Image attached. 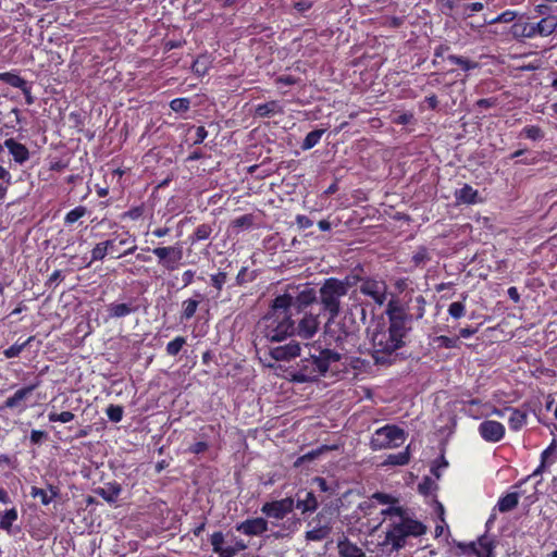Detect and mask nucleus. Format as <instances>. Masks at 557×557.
<instances>
[{"mask_svg": "<svg viewBox=\"0 0 557 557\" xmlns=\"http://www.w3.org/2000/svg\"><path fill=\"white\" fill-rule=\"evenodd\" d=\"M269 355L275 361H290L300 357L290 371L292 381L298 383L317 381L324 376L334 363L344 358L343 354L322 348L317 343L300 345L297 341L270 347Z\"/></svg>", "mask_w": 557, "mask_h": 557, "instance_id": "1", "label": "nucleus"}, {"mask_svg": "<svg viewBox=\"0 0 557 557\" xmlns=\"http://www.w3.org/2000/svg\"><path fill=\"white\" fill-rule=\"evenodd\" d=\"M389 518L382 546H391L392 552H398L406 545L409 536L418 537L426 532V528L418 520L411 519L400 506H389L381 511Z\"/></svg>", "mask_w": 557, "mask_h": 557, "instance_id": "2", "label": "nucleus"}, {"mask_svg": "<svg viewBox=\"0 0 557 557\" xmlns=\"http://www.w3.org/2000/svg\"><path fill=\"white\" fill-rule=\"evenodd\" d=\"M287 306L286 298L273 299L269 311L258 323V330L262 338L271 343H281L295 335L294 314L286 309Z\"/></svg>", "mask_w": 557, "mask_h": 557, "instance_id": "3", "label": "nucleus"}, {"mask_svg": "<svg viewBox=\"0 0 557 557\" xmlns=\"http://www.w3.org/2000/svg\"><path fill=\"white\" fill-rule=\"evenodd\" d=\"M408 332L391 326H380L371 333V355L375 364L389 366L397 360L398 350L404 347Z\"/></svg>", "mask_w": 557, "mask_h": 557, "instance_id": "4", "label": "nucleus"}, {"mask_svg": "<svg viewBox=\"0 0 557 557\" xmlns=\"http://www.w3.org/2000/svg\"><path fill=\"white\" fill-rule=\"evenodd\" d=\"M356 284V277L346 276L344 280L336 277L326 278L319 289V300L330 320L335 319L341 310L342 298L348 294L351 286Z\"/></svg>", "mask_w": 557, "mask_h": 557, "instance_id": "5", "label": "nucleus"}, {"mask_svg": "<svg viewBox=\"0 0 557 557\" xmlns=\"http://www.w3.org/2000/svg\"><path fill=\"white\" fill-rule=\"evenodd\" d=\"M336 346L339 348V350H335L337 352L343 354L344 358L341 361H337L333 364L332 369H330L327 372H337L341 370V366L346 368V366H351L354 369H361L364 364V361L360 358H352L348 356V352L352 350V348L356 346L357 336L355 333L351 332H343V334H339L336 339Z\"/></svg>", "mask_w": 557, "mask_h": 557, "instance_id": "6", "label": "nucleus"}, {"mask_svg": "<svg viewBox=\"0 0 557 557\" xmlns=\"http://www.w3.org/2000/svg\"><path fill=\"white\" fill-rule=\"evenodd\" d=\"M405 442V432L396 425H384L377 429L370 442L373 450L395 448Z\"/></svg>", "mask_w": 557, "mask_h": 557, "instance_id": "7", "label": "nucleus"}, {"mask_svg": "<svg viewBox=\"0 0 557 557\" xmlns=\"http://www.w3.org/2000/svg\"><path fill=\"white\" fill-rule=\"evenodd\" d=\"M152 253L158 258L159 264L170 272L180 268L184 256L180 244L153 248Z\"/></svg>", "mask_w": 557, "mask_h": 557, "instance_id": "8", "label": "nucleus"}, {"mask_svg": "<svg viewBox=\"0 0 557 557\" xmlns=\"http://www.w3.org/2000/svg\"><path fill=\"white\" fill-rule=\"evenodd\" d=\"M386 315L388 318V326L395 330H401L405 332L410 331L411 315L408 313L405 306L398 300L391 299L387 304Z\"/></svg>", "mask_w": 557, "mask_h": 557, "instance_id": "9", "label": "nucleus"}, {"mask_svg": "<svg viewBox=\"0 0 557 557\" xmlns=\"http://www.w3.org/2000/svg\"><path fill=\"white\" fill-rule=\"evenodd\" d=\"M359 289L362 295L370 297L377 306H383L387 300V285L384 280L360 278Z\"/></svg>", "mask_w": 557, "mask_h": 557, "instance_id": "10", "label": "nucleus"}, {"mask_svg": "<svg viewBox=\"0 0 557 557\" xmlns=\"http://www.w3.org/2000/svg\"><path fill=\"white\" fill-rule=\"evenodd\" d=\"M275 298H286V301L288 302L286 309L295 314L300 313L305 308L312 305L317 300V294L313 288L307 287L299 292L296 296H293L292 294H283Z\"/></svg>", "mask_w": 557, "mask_h": 557, "instance_id": "11", "label": "nucleus"}, {"mask_svg": "<svg viewBox=\"0 0 557 557\" xmlns=\"http://www.w3.org/2000/svg\"><path fill=\"white\" fill-rule=\"evenodd\" d=\"M295 507V500L292 497H286L280 500L268 502L261 507V512L264 513L268 518H273L276 520H282L289 512L293 511Z\"/></svg>", "mask_w": 557, "mask_h": 557, "instance_id": "12", "label": "nucleus"}, {"mask_svg": "<svg viewBox=\"0 0 557 557\" xmlns=\"http://www.w3.org/2000/svg\"><path fill=\"white\" fill-rule=\"evenodd\" d=\"M319 315L312 312H305L296 325V332L300 338L310 339L319 330Z\"/></svg>", "mask_w": 557, "mask_h": 557, "instance_id": "13", "label": "nucleus"}, {"mask_svg": "<svg viewBox=\"0 0 557 557\" xmlns=\"http://www.w3.org/2000/svg\"><path fill=\"white\" fill-rule=\"evenodd\" d=\"M533 37H548L557 29V15H546L536 20L531 16Z\"/></svg>", "mask_w": 557, "mask_h": 557, "instance_id": "14", "label": "nucleus"}, {"mask_svg": "<svg viewBox=\"0 0 557 557\" xmlns=\"http://www.w3.org/2000/svg\"><path fill=\"white\" fill-rule=\"evenodd\" d=\"M479 434L481 437L490 443H497L505 436V426L494 420H485L479 425Z\"/></svg>", "mask_w": 557, "mask_h": 557, "instance_id": "15", "label": "nucleus"}, {"mask_svg": "<svg viewBox=\"0 0 557 557\" xmlns=\"http://www.w3.org/2000/svg\"><path fill=\"white\" fill-rule=\"evenodd\" d=\"M458 548L462 554H474L476 557H493V546L487 537H480L478 542L469 544L459 543Z\"/></svg>", "mask_w": 557, "mask_h": 557, "instance_id": "16", "label": "nucleus"}, {"mask_svg": "<svg viewBox=\"0 0 557 557\" xmlns=\"http://www.w3.org/2000/svg\"><path fill=\"white\" fill-rule=\"evenodd\" d=\"M510 36L518 40L533 39L531 16L521 15L509 28Z\"/></svg>", "mask_w": 557, "mask_h": 557, "instance_id": "17", "label": "nucleus"}, {"mask_svg": "<svg viewBox=\"0 0 557 557\" xmlns=\"http://www.w3.org/2000/svg\"><path fill=\"white\" fill-rule=\"evenodd\" d=\"M319 503L313 492L299 491L296 494L295 507L305 513H312L318 509Z\"/></svg>", "mask_w": 557, "mask_h": 557, "instance_id": "18", "label": "nucleus"}, {"mask_svg": "<svg viewBox=\"0 0 557 557\" xmlns=\"http://www.w3.org/2000/svg\"><path fill=\"white\" fill-rule=\"evenodd\" d=\"M236 529L246 535H261L268 531V522L263 518L248 519L238 524Z\"/></svg>", "mask_w": 557, "mask_h": 557, "instance_id": "19", "label": "nucleus"}, {"mask_svg": "<svg viewBox=\"0 0 557 557\" xmlns=\"http://www.w3.org/2000/svg\"><path fill=\"white\" fill-rule=\"evenodd\" d=\"M3 146L9 150L16 163L23 164L29 159L27 147L13 138L5 139Z\"/></svg>", "mask_w": 557, "mask_h": 557, "instance_id": "20", "label": "nucleus"}, {"mask_svg": "<svg viewBox=\"0 0 557 557\" xmlns=\"http://www.w3.org/2000/svg\"><path fill=\"white\" fill-rule=\"evenodd\" d=\"M40 382L37 381L34 384L17 389L12 396L5 400L7 408H16L22 401L26 400L32 393L39 386Z\"/></svg>", "mask_w": 557, "mask_h": 557, "instance_id": "21", "label": "nucleus"}, {"mask_svg": "<svg viewBox=\"0 0 557 557\" xmlns=\"http://www.w3.org/2000/svg\"><path fill=\"white\" fill-rule=\"evenodd\" d=\"M337 550L341 557H367L364 552L346 536L338 540Z\"/></svg>", "mask_w": 557, "mask_h": 557, "instance_id": "22", "label": "nucleus"}, {"mask_svg": "<svg viewBox=\"0 0 557 557\" xmlns=\"http://www.w3.org/2000/svg\"><path fill=\"white\" fill-rule=\"evenodd\" d=\"M283 113L284 108L277 100H271L265 103L258 104L255 109V114L259 117H271Z\"/></svg>", "mask_w": 557, "mask_h": 557, "instance_id": "23", "label": "nucleus"}, {"mask_svg": "<svg viewBox=\"0 0 557 557\" xmlns=\"http://www.w3.org/2000/svg\"><path fill=\"white\" fill-rule=\"evenodd\" d=\"M203 299V295L199 292L195 293V298H188L182 302V320H190L200 304V301Z\"/></svg>", "mask_w": 557, "mask_h": 557, "instance_id": "24", "label": "nucleus"}, {"mask_svg": "<svg viewBox=\"0 0 557 557\" xmlns=\"http://www.w3.org/2000/svg\"><path fill=\"white\" fill-rule=\"evenodd\" d=\"M138 309L133 302L116 304L112 302L108 306V313L111 318H123L131 313L136 312Z\"/></svg>", "mask_w": 557, "mask_h": 557, "instance_id": "25", "label": "nucleus"}, {"mask_svg": "<svg viewBox=\"0 0 557 557\" xmlns=\"http://www.w3.org/2000/svg\"><path fill=\"white\" fill-rule=\"evenodd\" d=\"M455 196L456 199L462 203L472 205L481 201L478 190L468 184H465L463 187L458 189Z\"/></svg>", "mask_w": 557, "mask_h": 557, "instance_id": "26", "label": "nucleus"}, {"mask_svg": "<svg viewBox=\"0 0 557 557\" xmlns=\"http://www.w3.org/2000/svg\"><path fill=\"white\" fill-rule=\"evenodd\" d=\"M506 410L510 413L508 418L510 429L512 431L521 430L527 423V412L511 407H506Z\"/></svg>", "mask_w": 557, "mask_h": 557, "instance_id": "27", "label": "nucleus"}, {"mask_svg": "<svg viewBox=\"0 0 557 557\" xmlns=\"http://www.w3.org/2000/svg\"><path fill=\"white\" fill-rule=\"evenodd\" d=\"M30 495L34 498H39L42 505H49L58 496V491L53 486L49 487V492L44 488L33 486Z\"/></svg>", "mask_w": 557, "mask_h": 557, "instance_id": "28", "label": "nucleus"}, {"mask_svg": "<svg viewBox=\"0 0 557 557\" xmlns=\"http://www.w3.org/2000/svg\"><path fill=\"white\" fill-rule=\"evenodd\" d=\"M121 493V486L116 483H109L97 491V494L108 503H114Z\"/></svg>", "mask_w": 557, "mask_h": 557, "instance_id": "29", "label": "nucleus"}, {"mask_svg": "<svg viewBox=\"0 0 557 557\" xmlns=\"http://www.w3.org/2000/svg\"><path fill=\"white\" fill-rule=\"evenodd\" d=\"M519 503V494L518 493H509L499 498L497 503L498 510L500 512H507L517 507Z\"/></svg>", "mask_w": 557, "mask_h": 557, "instance_id": "30", "label": "nucleus"}, {"mask_svg": "<svg viewBox=\"0 0 557 557\" xmlns=\"http://www.w3.org/2000/svg\"><path fill=\"white\" fill-rule=\"evenodd\" d=\"M212 232H213L212 224H208V223L200 224L196 227L195 232L189 237V240L191 242V244H194L196 242L207 240L210 237Z\"/></svg>", "mask_w": 557, "mask_h": 557, "instance_id": "31", "label": "nucleus"}, {"mask_svg": "<svg viewBox=\"0 0 557 557\" xmlns=\"http://www.w3.org/2000/svg\"><path fill=\"white\" fill-rule=\"evenodd\" d=\"M447 60L453 64L459 65L466 72L479 67L478 62L470 60L468 58L461 57V55L449 54L447 57Z\"/></svg>", "mask_w": 557, "mask_h": 557, "instance_id": "32", "label": "nucleus"}, {"mask_svg": "<svg viewBox=\"0 0 557 557\" xmlns=\"http://www.w3.org/2000/svg\"><path fill=\"white\" fill-rule=\"evenodd\" d=\"M17 510L15 508H11L7 510L0 519V529L7 531L9 534L12 533V525L17 520Z\"/></svg>", "mask_w": 557, "mask_h": 557, "instance_id": "33", "label": "nucleus"}, {"mask_svg": "<svg viewBox=\"0 0 557 557\" xmlns=\"http://www.w3.org/2000/svg\"><path fill=\"white\" fill-rule=\"evenodd\" d=\"M409 460H410V453H409V447H407L403 451L388 455L384 463L391 465V466H405L409 462Z\"/></svg>", "mask_w": 557, "mask_h": 557, "instance_id": "34", "label": "nucleus"}, {"mask_svg": "<svg viewBox=\"0 0 557 557\" xmlns=\"http://www.w3.org/2000/svg\"><path fill=\"white\" fill-rule=\"evenodd\" d=\"M331 533V527L319 525L306 533V539L309 541H322L326 539Z\"/></svg>", "mask_w": 557, "mask_h": 557, "instance_id": "35", "label": "nucleus"}, {"mask_svg": "<svg viewBox=\"0 0 557 557\" xmlns=\"http://www.w3.org/2000/svg\"><path fill=\"white\" fill-rule=\"evenodd\" d=\"M324 132V129H314L308 133L301 144V149L309 150L313 148L315 145H318Z\"/></svg>", "mask_w": 557, "mask_h": 557, "instance_id": "36", "label": "nucleus"}, {"mask_svg": "<svg viewBox=\"0 0 557 557\" xmlns=\"http://www.w3.org/2000/svg\"><path fill=\"white\" fill-rule=\"evenodd\" d=\"M0 81L4 82L13 87L20 88V89L22 87H24L25 84L27 83L20 75L15 74V73H11V72L0 73Z\"/></svg>", "mask_w": 557, "mask_h": 557, "instance_id": "37", "label": "nucleus"}, {"mask_svg": "<svg viewBox=\"0 0 557 557\" xmlns=\"http://www.w3.org/2000/svg\"><path fill=\"white\" fill-rule=\"evenodd\" d=\"M209 67H210V60L207 55L198 57L195 60V62L193 63V71L199 76L207 74Z\"/></svg>", "mask_w": 557, "mask_h": 557, "instance_id": "38", "label": "nucleus"}, {"mask_svg": "<svg viewBox=\"0 0 557 557\" xmlns=\"http://www.w3.org/2000/svg\"><path fill=\"white\" fill-rule=\"evenodd\" d=\"M186 344V338L183 336H177L173 341L169 342L166 345V354L169 356H176L182 350L183 346Z\"/></svg>", "mask_w": 557, "mask_h": 557, "instance_id": "39", "label": "nucleus"}, {"mask_svg": "<svg viewBox=\"0 0 557 557\" xmlns=\"http://www.w3.org/2000/svg\"><path fill=\"white\" fill-rule=\"evenodd\" d=\"M87 213V209L83 206H78L73 210L69 211L64 218V222L66 224H73L78 221L81 218L85 216Z\"/></svg>", "mask_w": 557, "mask_h": 557, "instance_id": "40", "label": "nucleus"}, {"mask_svg": "<svg viewBox=\"0 0 557 557\" xmlns=\"http://www.w3.org/2000/svg\"><path fill=\"white\" fill-rule=\"evenodd\" d=\"M75 416L71 411H63V412H55L51 411L48 414V419L50 422H61V423H67L74 420Z\"/></svg>", "mask_w": 557, "mask_h": 557, "instance_id": "41", "label": "nucleus"}, {"mask_svg": "<svg viewBox=\"0 0 557 557\" xmlns=\"http://www.w3.org/2000/svg\"><path fill=\"white\" fill-rule=\"evenodd\" d=\"M32 337H29L27 341H25L22 344L15 343L14 345L10 346L3 351V355L5 358H14L17 357L23 349L30 343Z\"/></svg>", "mask_w": 557, "mask_h": 557, "instance_id": "42", "label": "nucleus"}, {"mask_svg": "<svg viewBox=\"0 0 557 557\" xmlns=\"http://www.w3.org/2000/svg\"><path fill=\"white\" fill-rule=\"evenodd\" d=\"M190 107L188 98H175L170 102V108L177 113L186 112Z\"/></svg>", "mask_w": 557, "mask_h": 557, "instance_id": "43", "label": "nucleus"}, {"mask_svg": "<svg viewBox=\"0 0 557 557\" xmlns=\"http://www.w3.org/2000/svg\"><path fill=\"white\" fill-rule=\"evenodd\" d=\"M434 343L437 345V347L451 349L457 347L458 338L441 335L434 338Z\"/></svg>", "mask_w": 557, "mask_h": 557, "instance_id": "44", "label": "nucleus"}, {"mask_svg": "<svg viewBox=\"0 0 557 557\" xmlns=\"http://www.w3.org/2000/svg\"><path fill=\"white\" fill-rule=\"evenodd\" d=\"M253 223V218L251 214H244L239 218H236L233 222H232V225L233 227H236L238 230H247L249 228Z\"/></svg>", "mask_w": 557, "mask_h": 557, "instance_id": "45", "label": "nucleus"}, {"mask_svg": "<svg viewBox=\"0 0 557 557\" xmlns=\"http://www.w3.org/2000/svg\"><path fill=\"white\" fill-rule=\"evenodd\" d=\"M527 138L532 140H539L544 137L542 129L539 126L530 125L522 129V133Z\"/></svg>", "mask_w": 557, "mask_h": 557, "instance_id": "46", "label": "nucleus"}, {"mask_svg": "<svg viewBox=\"0 0 557 557\" xmlns=\"http://www.w3.org/2000/svg\"><path fill=\"white\" fill-rule=\"evenodd\" d=\"M107 250H106V246L102 245V242L101 243H98L91 250V259L90 261L86 264L87 267H89L92 262L95 261H99V260H102L104 259V257L107 256Z\"/></svg>", "mask_w": 557, "mask_h": 557, "instance_id": "47", "label": "nucleus"}, {"mask_svg": "<svg viewBox=\"0 0 557 557\" xmlns=\"http://www.w3.org/2000/svg\"><path fill=\"white\" fill-rule=\"evenodd\" d=\"M466 307L461 301L451 302L448 307V313L454 319H460L465 315Z\"/></svg>", "mask_w": 557, "mask_h": 557, "instance_id": "48", "label": "nucleus"}, {"mask_svg": "<svg viewBox=\"0 0 557 557\" xmlns=\"http://www.w3.org/2000/svg\"><path fill=\"white\" fill-rule=\"evenodd\" d=\"M106 413L112 422H120L123 418V408L116 405H110Z\"/></svg>", "mask_w": 557, "mask_h": 557, "instance_id": "49", "label": "nucleus"}, {"mask_svg": "<svg viewBox=\"0 0 557 557\" xmlns=\"http://www.w3.org/2000/svg\"><path fill=\"white\" fill-rule=\"evenodd\" d=\"M430 260L426 248L420 247L412 256V261L416 265H422Z\"/></svg>", "mask_w": 557, "mask_h": 557, "instance_id": "50", "label": "nucleus"}, {"mask_svg": "<svg viewBox=\"0 0 557 557\" xmlns=\"http://www.w3.org/2000/svg\"><path fill=\"white\" fill-rule=\"evenodd\" d=\"M227 274L225 272H218L216 274L211 275V284L221 292L224 284L226 283Z\"/></svg>", "mask_w": 557, "mask_h": 557, "instance_id": "51", "label": "nucleus"}, {"mask_svg": "<svg viewBox=\"0 0 557 557\" xmlns=\"http://www.w3.org/2000/svg\"><path fill=\"white\" fill-rule=\"evenodd\" d=\"M210 543L212 545L213 552L216 553L221 550V547L224 543V535L222 532H214L211 535Z\"/></svg>", "mask_w": 557, "mask_h": 557, "instance_id": "52", "label": "nucleus"}, {"mask_svg": "<svg viewBox=\"0 0 557 557\" xmlns=\"http://www.w3.org/2000/svg\"><path fill=\"white\" fill-rule=\"evenodd\" d=\"M372 498L376 499L380 504H389L394 506L396 503H398L397 498L389 494L385 493H374Z\"/></svg>", "mask_w": 557, "mask_h": 557, "instance_id": "53", "label": "nucleus"}, {"mask_svg": "<svg viewBox=\"0 0 557 557\" xmlns=\"http://www.w3.org/2000/svg\"><path fill=\"white\" fill-rule=\"evenodd\" d=\"M517 17V13L511 10H507L499 14L497 17H495L492 23H509L512 22Z\"/></svg>", "mask_w": 557, "mask_h": 557, "instance_id": "54", "label": "nucleus"}, {"mask_svg": "<svg viewBox=\"0 0 557 557\" xmlns=\"http://www.w3.org/2000/svg\"><path fill=\"white\" fill-rule=\"evenodd\" d=\"M47 437L48 434L45 431L33 430L30 432V442L35 445L41 444Z\"/></svg>", "mask_w": 557, "mask_h": 557, "instance_id": "55", "label": "nucleus"}, {"mask_svg": "<svg viewBox=\"0 0 557 557\" xmlns=\"http://www.w3.org/2000/svg\"><path fill=\"white\" fill-rule=\"evenodd\" d=\"M557 448L556 440H553L550 445L541 454V460L547 462L548 458L555 455Z\"/></svg>", "mask_w": 557, "mask_h": 557, "instance_id": "56", "label": "nucleus"}, {"mask_svg": "<svg viewBox=\"0 0 557 557\" xmlns=\"http://www.w3.org/2000/svg\"><path fill=\"white\" fill-rule=\"evenodd\" d=\"M131 234L128 231H123L121 233H113V239L117 242L120 245H126L131 239Z\"/></svg>", "mask_w": 557, "mask_h": 557, "instance_id": "57", "label": "nucleus"}, {"mask_svg": "<svg viewBox=\"0 0 557 557\" xmlns=\"http://www.w3.org/2000/svg\"><path fill=\"white\" fill-rule=\"evenodd\" d=\"M475 104L479 108L487 109V108L496 106L497 99L496 98H483V99H479Z\"/></svg>", "mask_w": 557, "mask_h": 557, "instance_id": "58", "label": "nucleus"}, {"mask_svg": "<svg viewBox=\"0 0 557 557\" xmlns=\"http://www.w3.org/2000/svg\"><path fill=\"white\" fill-rule=\"evenodd\" d=\"M207 136H208V132L205 128V126H198L196 128V138H195L194 144L195 145L201 144L207 138Z\"/></svg>", "mask_w": 557, "mask_h": 557, "instance_id": "59", "label": "nucleus"}, {"mask_svg": "<svg viewBox=\"0 0 557 557\" xmlns=\"http://www.w3.org/2000/svg\"><path fill=\"white\" fill-rule=\"evenodd\" d=\"M207 449H208V444L206 442H197V443L193 444L188 450L193 454H201V453L206 451Z\"/></svg>", "mask_w": 557, "mask_h": 557, "instance_id": "60", "label": "nucleus"}, {"mask_svg": "<svg viewBox=\"0 0 557 557\" xmlns=\"http://www.w3.org/2000/svg\"><path fill=\"white\" fill-rule=\"evenodd\" d=\"M296 223L300 228H309L312 226V221L306 215H297Z\"/></svg>", "mask_w": 557, "mask_h": 557, "instance_id": "61", "label": "nucleus"}, {"mask_svg": "<svg viewBox=\"0 0 557 557\" xmlns=\"http://www.w3.org/2000/svg\"><path fill=\"white\" fill-rule=\"evenodd\" d=\"M14 467V459L11 458L8 455H0V468H13Z\"/></svg>", "mask_w": 557, "mask_h": 557, "instance_id": "62", "label": "nucleus"}, {"mask_svg": "<svg viewBox=\"0 0 557 557\" xmlns=\"http://www.w3.org/2000/svg\"><path fill=\"white\" fill-rule=\"evenodd\" d=\"M21 90L23 91V94L25 96L26 103L33 104L35 101V98L32 95V88H30L29 84L26 83L25 86L21 88Z\"/></svg>", "mask_w": 557, "mask_h": 557, "instance_id": "63", "label": "nucleus"}, {"mask_svg": "<svg viewBox=\"0 0 557 557\" xmlns=\"http://www.w3.org/2000/svg\"><path fill=\"white\" fill-rule=\"evenodd\" d=\"M194 278H195V271L186 270L182 275V280L184 282V287L190 285L194 282Z\"/></svg>", "mask_w": 557, "mask_h": 557, "instance_id": "64", "label": "nucleus"}]
</instances>
